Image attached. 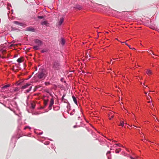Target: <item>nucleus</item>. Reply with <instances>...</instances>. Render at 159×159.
<instances>
[{
  "instance_id": "nucleus-1",
  "label": "nucleus",
  "mask_w": 159,
  "mask_h": 159,
  "mask_svg": "<svg viewBox=\"0 0 159 159\" xmlns=\"http://www.w3.org/2000/svg\"><path fill=\"white\" fill-rule=\"evenodd\" d=\"M52 69H50L49 71L52 74L54 72H59L61 68V65L60 61L58 60H54L52 63Z\"/></svg>"
},
{
  "instance_id": "nucleus-2",
  "label": "nucleus",
  "mask_w": 159,
  "mask_h": 159,
  "mask_svg": "<svg viewBox=\"0 0 159 159\" xmlns=\"http://www.w3.org/2000/svg\"><path fill=\"white\" fill-rule=\"evenodd\" d=\"M45 72V70L43 69H41L40 71H39L37 74V76L38 79L43 80L45 79L46 76Z\"/></svg>"
},
{
  "instance_id": "nucleus-3",
  "label": "nucleus",
  "mask_w": 159,
  "mask_h": 159,
  "mask_svg": "<svg viewBox=\"0 0 159 159\" xmlns=\"http://www.w3.org/2000/svg\"><path fill=\"white\" fill-rule=\"evenodd\" d=\"M32 86H31V84L29 83H26L25 85L21 87V89H28L25 90L24 92L25 93H29L32 89Z\"/></svg>"
},
{
  "instance_id": "nucleus-4",
  "label": "nucleus",
  "mask_w": 159,
  "mask_h": 159,
  "mask_svg": "<svg viewBox=\"0 0 159 159\" xmlns=\"http://www.w3.org/2000/svg\"><path fill=\"white\" fill-rule=\"evenodd\" d=\"M92 134L94 138H96V140H98L100 142H101L102 140L99 139V136L98 134L95 133L94 132H92Z\"/></svg>"
},
{
  "instance_id": "nucleus-5",
  "label": "nucleus",
  "mask_w": 159,
  "mask_h": 159,
  "mask_svg": "<svg viewBox=\"0 0 159 159\" xmlns=\"http://www.w3.org/2000/svg\"><path fill=\"white\" fill-rule=\"evenodd\" d=\"M34 41V43L39 47L42 46L43 44V42L39 39H35Z\"/></svg>"
},
{
  "instance_id": "nucleus-6",
  "label": "nucleus",
  "mask_w": 159,
  "mask_h": 159,
  "mask_svg": "<svg viewBox=\"0 0 159 159\" xmlns=\"http://www.w3.org/2000/svg\"><path fill=\"white\" fill-rule=\"evenodd\" d=\"M35 30L31 26L29 27L26 29V31H28L34 32Z\"/></svg>"
},
{
  "instance_id": "nucleus-7",
  "label": "nucleus",
  "mask_w": 159,
  "mask_h": 159,
  "mask_svg": "<svg viewBox=\"0 0 159 159\" xmlns=\"http://www.w3.org/2000/svg\"><path fill=\"white\" fill-rule=\"evenodd\" d=\"M13 23L15 24L22 26H23L24 25V24L23 23L20 22L18 21H14Z\"/></svg>"
},
{
  "instance_id": "nucleus-8",
  "label": "nucleus",
  "mask_w": 159,
  "mask_h": 159,
  "mask_svg": "<svg viewBox=\"0 0 159 159\" xmlns=\"http://www.w3.org/2000/svg\"><path fill=\"white\" fill-rule=\"evenodd\" d=\"M61 40L60 42V43L63 46L65 44V39L63 38H61Z\"/></svg>"
},
{
  "instance_id": "nucleus-9",
  "label": "nucleus",
  "mask_w": 159,
  "mask_h": 159,
  "mask_svg": "<svg viewBox=\"0 0 159 159\" xmlns=\"http://www.w3.org/2000/svg\"><path fill=\"white\" fill-rule=\"evenodd\" d=\"M75 8L77 9L78 10H81L82 9V7L80 5H76L74 7Z\"/></svg>"
},
{
  "instance_id": "nucleus-10",
  "label": "nucleus",
  "mask_w": 159,
  "mask_h": 159,
  "mask_svg": "<svg viewBox=\"0 0 159 159\" xmlns=\"http://www.w3.org/2000/svg\"><path fill=\"white\" fill-rule=\"evenodd\" d=\"M64 21V18L63 17L61 18L60 19V21L59 22V25H61Z\"/></svg>"
},
{
  "instance_id": "nucleus-11",
  "label": "nucleus",
  "mask_w": 159,
  "mask_h": 159,
  "mask_svg": "<svg viewBox=\"0 0 159 159\" xmlns=\"http://www.w3.org/2000/svg\"><path fill=\"white\" fill-rule=\"evenodd\" d=\"M10 84H7V85H5L3 86L2 88V89H7V88L10 87Z\"/></svg>"
},
{
  "instance_id": "nucleus-12",
  "label": "nucleus",
  "mask_w": 159,
  "mask_h": 159,
  "mask_svg": "<svg viewBox=\"0 0 159 159\" xmlns=\"http://www.w3.org/2000/svg\"><path fill=\"white\" fill-rule=\"evenodd\" d=\"M72 98L75 103L77 105V102L76 98L74 96H72Z\"/></svg>"
},
{
  "instance_id": "nucleus-13",
  "label": "nucleus",
  "mask_w": 159,
  "mask_h": 159,
  "mask_svg": "<svg viewBox=\"0 0 159 159\" xmlns=\"http://www.w3.org/2000/svg\"><path fill=\"white\" fill-rule=\"evenodd\" d=\"M111 153V151H108L107 152V153L106 155L107 156V158L108 159H111V157L109 156V154H110Z\"/></svg>"
},
{
  "instance_id": "nucleus-14",
  "label": "nucleus",
  "mask_w": 159,
  "mask_h": 159,
  "mask_svg": "<svg viewBox=\"0 0 159 159\" xmlns=\"http://www.w3.org/2000/svg\"><path fill=\"white\" fill-rule=\"evenodd\" d=\"M48 24V23L47 21H45V20L44 21H43L41 23V24L42 25H47Z\"/></svg>"
},
{
  "instance_id": "nucleus-15",
  "label": "nucleus",
  "mask_w": 159,
  "mask_h": 159,
  "mask_svg": "<svg viewBox=\"0 0 159 159\" xmlns=\"http://www.w3.org/2000/svg\"><path fill=\"white\" fill-rule=\"evenodd\" d=\"M39 47V46L35 45V46H34L33 47V48L34 50H38V49H40Z\"/></svg>"
},
{
  "instance_id": "nucleus-16",
  "label": "nucleus",
  "mask_w": 159,
  "mask_h": 159,
  "mask_svg": "<svg viewBox=\"0 0 159 159\" xmlns=\"http://www.w3.org/2000/svg\"><path fill=\"white\" fill-rule=\"evenodd\" d=\"M54 103V100L53 98H52L51 99V101L50 102V104L51 105H53Z\"/></svg>"
},
{
  "instance_id": "nucleus-17",
  "label": "nucleus",
  "mask_w": 159,
  "mask_h": 159,
  "mask_svg": "<svg viewBox=\"0 0 159 159\" xmlns=\"http://www.w3.org/2000/svg\"><path fill=\"white\" fill-rule=\"evenodd\" d=\"M124 123L123 121L121 120L120 123V124L119 125L121 126L122 127L124 126Z\"/></svg>"
},
{
  "instance_id": "nucleus-18",
  "label": "nucleus",
  "mask_w": 159,
  "mask_h": 159,
  "mask_svg": "<svg viewBox=\"0 0 159 159\" xmlns=\"http://www.w3.org/2000/svg\"><path fill=\"white\" fill-rule=\"evenodd\" d=\"M146 73L148 75H150L152 74V71L150 70H148L146 71Z\"/></svg>"
},
{
  "instance_id": "nucleus-19",
  "label": "nucleus",
  "mask_w": 159,
  "mask_h": 159,
  "mask_svg": "<svg viewBox=\"0 0 159 159\" xmlns=\"http://www.w3.org/2000/svg\"><path fill=\"white\" fill-rule=\"evenodd\" d=\"M75 112V109H73L72 110V111L70 113V115H74Z\"/></svg>"
},
{
  "instance_id": "nucleus-20",
  "label": "nucleus",
  "mask_w": 159,
  "mask_h": 159,
  "mask_svg": "<svg viewBox=\"0 0 159 159\" xmlns=\"http://www.w3.org/2000/svg\"><path fill=\"white\" fill-rule=\"evenodd\" d=\"M34 132H35V134H38V135H41V134H43V132H40V133H38L37 132L35 131Z\"/></svg>"
},
{
  "instance_id": "nucleus-21",
  "label": "nucleus",
  "mask_w": 159,
  "mask_h": 159,
  "mask_svg": "<svg viewBox=\"0 0 159 159\" xmlns=\"http://www.w3.org/2000/svg\"><path fill=\"white\" fill-rule=\"evenodd\" d=\"M38 18L39 19H42L44 18V17L43 16H38Z\"/></svg>"
},
{
  "instance_id": "nucleus-22",
  "label": "nucleus",
  "mask_w": 159,
  "mask_h": 159,
  "mask_svg": "<svg viewBox=\"0 0 159 159\" xmlns=\"http://www.w3.org/2000/svg\"><path fill=\"white\" fill-rule=\"evenodd\" d=\"M119 150H117L116 149L115 151V152L116 153H118L119 152L121 151V149L120 148L119 149Z\"/></svg>"
},
{
  "instance_id": "nucleus-23",
  "label": "nucleus",
  "mask_w": 159,
  "mask_h": 159,
  "mask_svg": "<svg viewBox=\"0 0 159 159\" xmlns=\"http://www.w3.org/2000/svg\"><path fill=\"white\" fill-rule=\"evenodd\" d=\"M27 128H29V129H30L31 127L28 126H27L25 127L24 129L25 130L26 129H27Z\"/></svg>"
},
{
  "instance_id": "nucleus-24",
  "label": "nucleus",
  "mask_w": 159,
  "mask_h": 159,
  "mask_svg": "<svg viewBox=\"0 0 159 159\" xmlns=\"http://www.w3.org/2000/svg\"><path fill=\"white\" fill-rule=\"evenodd\" d=\"M19 90V89H18V88H17V87H16L15 88L14 90V92H17V91H18Z\"/></svg>"
},
{
  "instance_id": "nucleus-25",
  "label": "nucleus",
  "mask_w": 159,
  "mask_h": 159,
  "mask_svg": "<svg viewBox=\"0 0 159 159\" xmlns=\"http://www.w3.org/2000/svg\"><path fill=\"white\" fill-rule=\"evenodd\" d=\"M66 94H64L61 98V100L62 101H63L64 100H65V99L64 98V97L65 96Z\"/></svg>"
},
{
  "instance_id": "nucleus-26",
  "label": "nucleus",
  "mask_w": 159,
  "mask_h": 159,
  "mask_svg": "<svg viewBox=\"0 0 159 159\" xmlns=\"http://www.w3.org/2000/svg\"><path fill=\"white\" fill-rule=\"evenodd\" d=\"M17 61L19 63H20L21 62V59L20 58L17 59Z\"/></svg>"
},
{
  "instance_id": "nucleus-27",
  "label": "nucleus",
  "mask_w": 159,
  "mask_h": 159,
  "mask_svg": "<svg viewBox=\"0 0 159 159\" xmlns=\"http://www.w3.org/2000/svg\"><path fill=\"white\" fill-rule=\"evenodd\" d=\"M47 51V50H45V49H43L41 50V52L42 53H44L45 52H46Z\"/></svg>"
},
{
  "instance_id": "nucleus-28",
  "label": "nucleus",
  "mask_w": 159,
  "mask_h": 159,
  "mask_svg": "<svg viewBox=\"0 0 159 159\" xmlns=\"http://www.w3.org/2000/svg\"><path fill=\"white\" fill-rule=\"evenodd\" d=\"M50 143V142L49 141H46L44 143L45 144V145H48Z\"/></svg>"
},
{
  "instance_id": "nucleus-29",
  "label": "nucleus",
  "mask_w": 159,
  "mask_h": 159,
  "mask_svg": "<svg viewBox=\"0 0 159 159\" xmlns=\"http://www.w3.org/2000/svg\"><path fill=\"white\" fill-rule=\"evenodd\" d=\"M45 84L46 85H48L50 84V83L49 82H46L45 83Z\"/></svg>"
},
{
  "instance_id": "nucleus-30",
  "label": "nucleus",
  "mask_w": 159,
  "mask_h": 159,
  "mask_svg": "<svg viewBox=\"0 0 159 159\" xmlns=\"http://www.w3.org/2000/svg\"><path fill=\"white\" fill-rule=\"evenodd\" d=\"M67 107L68 108V109H70V110H71V109L70 108V104H68V105L67 106Z\"/></svg>"
},
{
  "instance_id": "nucleus-31",
  "label": "nucleus",
  "mask_w": 159,
  "mask_h": 159,
  "mask_svg": "<svg viewBox=\"0 0 159 159\" xmlns=\"http://www.w3.org/2000/svg\"><path fill=\"white\" fill-rule=\"evenodd\" d=\"M52 105H49V110H50L52 109Z\"/></svg>"
},
{
  "instance_id": "nucleus-32",
  "label": "nucleus",
  "mask_w": 159,
  "mask_h": 159,
  "mask_svg": "<svg viewBox=\"0 0 159 159\" xmlns=\"http://www.w3.org/2000/svg\"><path fill=\"white\" fill-rule=\"evenodd\" d=\"M128 46L129 47V48H130V49H134L135 48H131L130 47V46L129 45H128Z\"/></svg>"
},
{
  "instance_id": "nucleus-33",
  "label": "nucleus",
  "mask_w": 159,
  "mask_h": 159,
  "mask_svg": "<svg viewBox=\"0 0 159 159\" xmlns=\"http://www.w3.org/2000/svg\"><path fill=\"white\" fill-rule=\"evenodd\" d=\"M115 145L118 146H119L120 147V144L119 143H116L115 144Z\"/></svg>"
},
{
  "instance_id": "nucleus-34",
  "label": "nucleus",
  "mask_w": 159,
  "mask_h": 159,
  "mask_svg": "<svg viewBox=\"0 0 159 159\" xmlns=\"http://www.w3.org/2000/svg\"><path fill=\"white\" fill-rule=\"evenodd\" d=\"M7 6H10V7H11V4L10 3H8V4H7Z\"/></svg>"
},
{
  "instance_id": "nucleus-35",
  "label": "nucleus",
  "mask_w": 159,
  "mask_h": 159,
  "mask_svg": "<svg viewBox=\"0 0 159 159\" xmlns=\"http://www.w3.org/2000/svg\"><path fill=\"white\" fill-rule=\"evenodd\" d=\"M32 107L33 109H34L35 108V106L33 105H32Z\"/></svg>"
},
{
  "instance_id": "nucleus-36",
  "label": "nucleus",
  "mask_w": 159,
  "mask_h": 159,
  "mask_svg": "<svg viewBox=\"0 0 159 159\" xmlns=\"http://www.w3.org/2000/svg\"><path fill=\"white\" fill-rule=\"evenodd\" d=\"M113 116H111V117H109V120H111V119L112 118H113Z\"/></svg>"
},
{
  "instance_id": "nucleus-37",
  "label": "nucleus",
  "mask_w": 159,
  "mask_h": 159,
  "mask_svg": "<svg viewBox=\"0 0 159 159\" xmlns=\"http://www.w3.org/2000/svg\"><path fill=\"white\" fill-rule=\"evenodd\" d=\"M78 127V126L77 125H74V126H73V127L74 128H76Z\"/></svg>"
},
{
  "instance_id": "nucleus-38",
  "label": "nucleus",
  "mask_w": 159,
  "mask_h": 159,
  "mask_svg": "<svg viewBox=\"0 0 159 159\" xmlns=\"http://www.w3.org/2000/svg\"><path fill=\"white\" fill-rule=\"evenodd\" d=\"M78 120H80V119L81 120V118L80 116L78 117Z\"/></svg>"
},
{
  "instance_id": "nucleus-39",
  "label": "nucleus",
  "mask_w": 159,
  "mask_h": 159,
  "mask_svg": "<svg viewBox=\"0 0 159 159\" xmlns=\"http://www.w3.org/2000/svg\"><path fill=\"white\" fill-rule=\"evenodd\" d=\"M17 56H18L17 55H15L14 56V57H16Z\"/></svg>"
},
{
  "instance_id": "nucleus-40",
  "label": "nucleus",
  "mask_w": 159,
  "mask_h": 159,
  "mask_svg": "<svg viewBox=\"0 0 159 159\" xmlns=\"http://www.w3.org/2000/svg\"><path fill=\"white\" fill-rule=\"evenodd\" d=\"M46 92L47 93H50L49 92V91H46Z\"/></svg>"
},
{
  "instance_id": "nucleus-41",
  "label": "nucleus",
  "mask_w": 159,
  "mask_h": 159,
  "mask_svg": "<svg viewBox=\"0 0 159 159\" xmlns=\"http://www.w3.org/2000/svg\"><path fill=\"white\" fill-rule=\"evenodd\" d=\"M130 158L131 159H134V158H133V157H130Z\"/></svg>"
},
{
  "instance_id": "nucleus-42",
  "label": "nucleus",
  "mask_w": 159,
  "mask_h": 159,
  "mask_svg": "<svg viewBox=\"0 0 159 159\" xmlns=\"http://www.w3.org/2000/svg\"><path fill=\"white\" fill-rule=\"evenodd\" d=\"M14 138V136H13V137H12V138L11 140H12Z\"/></svg>"
},
{
  "instance_id": "nucleus-43",
  "label": "nucleus",
  "mask_w": 159,
  "mask_h": 159,
  "mask_svg": "<svg viewBox=\"0 0 159 159\" xmlns=\"http://www.w3.org/2000/svg\"><path fill=\"white\" fill-rule=\"evenodd\" d=\"M125 44H126V45H127V46H128V45H129L127 43H125Z\"/></svg>"
},
{
  "instance_id": "nucleus-44",
  "label": "nucleus",
  "mask_w": 159,
  "mask_h": 159,
  "mask_svg": "<svg viewBox=\"0 0 159 159\" xmlns=\"http://www.w3.org/2000/svg\"><path fill=\"white\" fill-rule=\"evenodd\" d=\"M152 53L153 55H155L154 54V53H153L152 52Z\"/></svg>"
},
{
  "instance_id": "nucleus-45",
  "label": "nucleus",
  "mask_w": 159,
  "mask_h": 159,
  "mask_svg": "<svg viewBox=\"0 0 159 159\" xmlns=\"http://www.w3.org/2000/svg\"><path fill=\"white\" fill-rule=\"evenodd\" d=\"M62 80H63V79H62V78H61V81H62Z\"/></svg>"
},
{
  "instance_id": "nucleus-46",
  "label": "nucleus",
  "mask_w": 159,
  "mask_h": 159,
  "mask_svg": "<svg viewBox=\"0 0 159 159\" xmlns=\"http://www.w3.org/2000/svg\"><path fill=\"white\" fill-rule=\"evenodd\" d=\"M2 3L3 4H4V3H3V2H2Z\"/></svg>"
},
{
  "instance_id": "nucleus-47",
  "label": "nucleus",
  "mask_w": 159,
  "mask_h": 159,
  "mask_svg": "<svg viewBox=\"0 0 159 159\" xmlns=\"http://www.w3.org/2000/svg\"><path fill=\"white\" fill-rule=\"evenodd\" d=\"M20 84V83H19V84H17V85H19Z\"/></svg>"
},
{
  "instance_id": "nucleus-48",
  "label": "nucleus",
  "mask_w": 159,
  "mask_h": 159,
  "mask_svg": "<svg viewBox=\"0 0 159 159\" xmlns=\"http://www.w3.org/2000/svg\"><path fill=\"white\" fill-rule=\"evenodd\" d=\"M55 107H54L53 109H54V110H56L55 109Z\"/></svg>"
},
{
  "instance_id": "nucleus-49",
  "label": "nucleus",
  "mask_w": 159,
  "mask_h": 159,
  "mask_svg": "<svg viewBox=\"0 0 159 159\" xmlns=\"http://www.w3.org/2000/svg\"><path fill=\"white\" fill-rule=\"evenodd\" d=\"M84 119L86 120V122H88L87 120H86L85 119Z\"/></svg>"
},
{
  "instance_id": "nucleus-50",
  "label": "nucleus",
  "mask_w": 159,
  "mask_h": 159,
  "mask_svg": "<svg viewBox=\"0 0 159 159\" xmlns=\"http://www.w3.org/2000/svg\"><path fill=\"white\" fill-rule=\"evenodd\" d=\"M98 133H99V134H100V133L98 132Z\"/></svg>"
},
{
  "instance_id": "nucleus-51",
  "label": "nucleus",
  "mask_w": 159,
  "mask_h": 159,
  "mask_svg": "<svg viewBox=\"0 0 159 159\" xmlns=\"http://www.w3.org/2000/svg\"><path fill=\"white\" fill-rule=\"evenodd\" d=\"M145 94L146 95H147V93H145Z\"/></svg>"
},
{
  "instance_id": "nucleus-52",
  "label": "nucleus",
  "mask_w": 159,
  "mask_h": 159,
  "mask_svg": "<svg viewBox=\"0 0 159 159\" xmlns=\"http://www.w3.org/2000/svg\"><path fill=\"white\" fill-rule=\"evenodd\" d=\"M49 139V140H51V141L52 140H51V139Z\"/></svg>"
},
{
  "instance_id": "nucleus-53",
  "label": "nucleus",
  "mask_w": 159,
  "mask_h": 159,
  "mask_svg": "<svg viewBox=\"0 0 159 159\" xmlns=\"http://www.w3.org/2000/svg\"><path fill=\"white\" fill-rule=\"evenodd\" d=\"M53 146V145H52V146L53 148L54 147V146Z\"/></svg>"
},
{
  "instance_id": "nucleus-54",
  "label": "nucleus",
  "mask_w": 159,
  "mask_h": 159,
  "mask_svg": "<svg viewBox=\"0 0 159 159\" xmlns=\"http://www.w3.org/2000/svg\"><path fill=\"white\" fill-rule=\"evenodd\" d=\"M123 43H125V42H123Z\"/></svg>"
},
{
  "instance_id": "nucleus-55",
  "label": "nucleus",
  "mask_w": 159,
  "mask_h": 159,
  "mask_svg": "<svg viewBox=\"0 0 159 159\" xmlns=\"http://www.w3.org/2000/svg\"><path fill=\"white\" fill-rule=\"evenodd\" d=\"M107 147H109V146L108 145H107Z\"/></svg>"
}]
</instances>
